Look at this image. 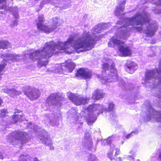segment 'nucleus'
Returning <instances> with one entry per match:
<instances>
[{"instance_id":"1","label":"nucleus","mask_w":161,"mask_h":161,"mask_svg":"<svg viewBox=\"0 0 161 161\" xmlns=\"http://www.w3.org/2000/svg\"><path fill=\"white\" fill-rule=\"evenodd\" d=\"M101 25L100 24L95 25L92 30V35L90 32L84 31L82 36L79 37L76 34L70 36L64 42L56 43L52 41L46 43L42 49L36 51V60L38 61V67L46 65L48 59L53 54L57 53L58 51L64 50L71 54L73 48L78 53L91 50L94 47L97 37L95 34L100 33L103 30Z\"/></svg>"},{"instance_id":"2","label":"nucleus","mask_w":161,"mask_h":161,"mask_svg":"<svg viewBox=\"0 0 161 161\" xmlns=\"http://www.w3.org/2000/svg\"><path fill=\"white\" fill-rule=\"evenodd\" d=\"M117 25H121L118 29L115 36H113L108 43V46L114 47L117 46L122 56H127L131 54L130 47L119 39H126L129 36L130 32H137L143 29V25L146 26L147 29L144 32L149 36H153L158 29V24L153 23L148 15L145 12L142 13L138 12L133 17L120 19L117 22Z\"/></svg>"},{"instance_id":"3","label":"nucleus","mask_w":161,"mask_h":161,"mask_svg":"<svg viewBox=\"0 0 161 161\" xmlns=\"http://www.w3.org/2000/svg\"><path fill=\"white\" fill-rule=\"evenodd\" d=\"M96 111H80V113H78L77 111H75L74 114L72 115V117L75 121V122L77 123L78 120L80 121L81 120L80 119L83 116L85 119L88 125H92L95 122L97 119V116L100 114H106L107 116H108L110 118H111L113 120L112 124L114 126L115 125H118V120L116 119L114 111H101L100 113L96 112Z\"/></svg>"},{"instance_id":"4","label":"nucleus","mask_w":161,"mask_h":161,"mask_svg":"<svg viewBox=\"0 0 161 161\" xmlns=\"http://www.w3.org/2000/svg\"><path fill=\"white\" fill-rule=\"evenodd\" d=\"M110 65L108 63L103 64L102 67V76H103L105 81L107 82H114L118 80L119 78L116 69L114 67V64H111L109 68Z\"/></svg>"},{"instance_id":"5","label":"nucleus","mask_w":161,"mask_h":161,"mask_svg":"<svg viewBox=\"0 0 161 161\" xmlns=\"http://www.w3.org/2000/svg\"><path fill=\"white\" fill-rule=\"evenodd\" d=\"M64 98L62 93H55L52 94L47 98L46 103L47 109L45 110L59 108L62 105V102Z\"/></svg>"},{"instance_id":"6","label":"nucleus","mask_w":161,"mask_h":161,"mask_svg":"<svg viewBox=\"0 0 161 161\" xmlns=\"http://www.w3.org/2000/svg\"><path fill=\"white\" fill-rule=\"evenodd\" d=\"M43 15L39 16V22L37 23V28L41 31H44V32L49 33L53 31L57 27L58 22L57 17L53 18V24L49 26L46 25L42 23V22L43 21Z\"/></svg>"},{"instance_id":"7","label":"nucleus","mask_w":161,"mask_h":161,"mask_svg":"<svg viewBox=\"0 0 161 161\" xmlns=\"http://www.w3.org/2000/svg\"><path fill=\"white\" fill-rule=\"evenodd\" d=\"M141 114L145 122L155 121L161 124V111H142Z\"/></svg>"},{"instance_id":"8","label":"nucleus","mask_w":161,"mask_h":161,"mask_svg":"<svg viewBox=\"0 0 161 161\" xmlns=\"http://www.w3.org/2000/svg\"><path fill=\"white\" fill-rule=\"evenodd\" d=\"M66 96L77 105L86 103L89 99V97H84L80 95L74 94L70 92H68L67 93Z\"/></svg>"},{"instance_id":"9","label":"nucleus","mask_w":161,"mask_h":161,"mask_svg":"<svg viewBox=\"0 0 161 161\" xmlns=\"http://www.w3.org/2000/svg\"><path fill=\"white\" fill-rule=\"evenodd\" d=\"M22 91L31 100L38 98L40 95L39 90L34 88H31L29 86L23 87Z\"/></svg>"},{"instance_id":"10","label":"nucleus","mask_w":161,"mask_h":161,"mask_svg":"<svg viewBox=\"0 0 161 161\" xmlns=\"http://www.w3.org/2000/svg\"><path fill=\"white\" fill-rule=\"evenodd\" d=\"M61 114L58 113L54 114H49L46 115L45 123L47 124L48 123L52 126H58L59 120L61 119Z\"/></svg>"},{"instance_id":"11","label":"nucleus","mask_w":161,"mask_h":161,"mask_svg":"<svg viewBox=\"0 0 161 161\" xmlns=\"http://www.w3.org/2000/svg\"><path fill=\"white\" fill-rule=\"evenodd\" d=\"M14 139L15 140L20 141L23 144L27 142L28 141V137L27 134L25 132L21 131H15L13 133H11V139ZM14 140L12 139V141ZM12 142L11 140V143Z\"/></svg>"},{"instance_id":"12","label":"nucleus","mask_w":161,"mask_h":161,"mask_svg":"<svg viewBox=\"0 0 161 161\" xmlns=\"http://www.w3.org/2000/svg\"><path fill=\"white\" fill-rule=\"evenodd\" d=\"M108 105V110L103 105L98 104L90 105L86 109L87 111H113L114 109L115 105L113 103H110Z\"/></svg>"},{"instance_id":"13","label":"nucleus","mask_w":161,"mask_h":161,"mask_svg":"<svg viewBox=\"0 0 161 161\" xmlns=\"http://www.w3.org/2000/svg\"><path fill=\"white\" fill-rule=\"evenodd\" d=\"M42 131V134L41 135H40L39 136L40 140L43 144L49 147L50 150H54V147L53 146V142L50 136H49L48 133L44 130H43Z\"/></svg>"},{"instance_id":"14","label":"nucleus","mask_w":161,"mask_h":161,"mask_svg":"<svg viewBox=\"0 0 161 161\" xmlns=\"http://www.w3.org/2000/svg\"><path fill=\"white\" fill-rule=\"evenodd\" d=\"M76 77L84 79L90 78L92 77V73L90 70L83 68L79 69L76 74Z\"/></svg>"},{"instance_id":"15","label":"nucleus","mask_w":161,"mask_h":161,"mask_svg":"<svg viewBox=\"0 0 161 161\" xmlns=\"http://www.w3.org/2000/svg\"><path fill=\"white\" fill-rule=\"evenodd\" d=\"M85 136L83 143L86 147L90 150L92 145V142L89 130H86L85 132Z\"/></svg>"},{"instance_id":"16","label":"nucleus","mask_w":161,"mask_h":161,"mask_svg":"<svg viewBox=\"0 0 161 161\" xmlns=\"http://www.w3.org/2000/svg\"><path fill=\"white\" fill-rule=\"evenodd\" d=\"M125 0L123 1H118L119 5L117 7L116 10L115 11V14L117 16H119L122 15V13L125 9Z\"/></svg>"},{"instance_id":"17","label":"nucleus","mask_w":161,"mask_h":161,"mask_svg":"<svg viewBox=\"0 0 161 161\" xmlns=\"http://www.w3.org/2000/svg\"><path fill=\"white\" fill-rule=\"evenodd\" d=\"M126 71L129 73H133L134 71L137 69V65L135 63L130 61H128L126 64Z\"/></svg>"},{"instance_id":"18","label":"nucleus","mask_w":161,"mask_h":161,"mask_svg":"<svg viewBox=\"0 0 161 161\" xmlns=\"http://www.w3.org/2000/svg\"><path fill=\"white\" fill-rule=\"evenodd\" d=\"M148 2L154 3L156 5L154 10H153L154 13H161V0H149Z\"/></svg>"},{"instance_id":"19","label":"nucleus","mask_w":161,"mask_h":161,"mask_svg":"<svg viewBox=\"0 0 161 161\" xmlns=\"http://www.w3.org/2000/svg\"><path fill=\"white\" fill-rule=\"evenodd\" d=\"M104 95V94L102 90L97 89L92 93V98L96 100H99L103 98Z\"/></svg>"},{"instance_id":"20","label":"nucleus","mask_w":161,"mask_h":161,"mask_svg":"<svg viewBox=\"0 0 161 161\" xmlns=\"http://www.w3.org/2000/svg\"><path fill=\"white\" fill-rule=\"evenodd\" d=\"M32 158L29 155L26 154H21L19 157V161H31ZM32 161H40L37 158H35L33 159Z\"/></svg>"},{"instance_id":"21","label":"nucleus","mask_w":161,"mask_h":161,"mask_svg":"<svg viewBox=\"0 0 161 161\" xmlns=\"http://www.w3.org/2000/svg\"><path fill=\"white\" fill-rule=\"evenodd\" d=\"M115 138V136L113 135L111 136L108 137L107 139H104L102 141V144L103 145H106L111 144L112 141H113Z\"/></svg>"},{"instance_id":"22","label":"nucleus","mask_w":161,"mask_h":161,"mask_svg":"<svg viewBox=\"0 0 161 161\" xmlns=\"http://www.w3.org/2000/svg\"><path fill=\"white\" fill-rule=\"evenodd\" d=\"M120 79V82L119 83V86L121 87L123 89H125L126 90H131L133 89L134 87V86L132 85H130L128 86H126V84L125 82L124 81Z\"/></svg>"},{"instance_id":"23","label":"nucleus","mask_w":161,"mask_h":161,"mask_svg":"<svg viewBox=\"0 0 161 161\" xmlns=\"http://www.w3.org/2000/svg\"><path fill=\"white\" fill-rule=\"evenodd\" d=\"M156 159L158 161H161V149L157 151L156 153L153 154L151 160L154 161Z\"/></svg>"},{"instance_id":"24","label":"nucleus","mask_w":161,"mask_h":161,"mask_svg":"<svg viewBox=\"0 0 161 161\" xmlns=\"http://www.w3.org/2000/svg\"><path fill=\"white\" fill-rule=\"evenodd\" d=\"M65 67L67 69L66 70H68L70 72H71L75 68V64L71 62H70L68 64L65 65Z\"/></svg>"},{"instance_id":"25","label":"nucleus","mask_w":161,"mask_h":161,"mask_svg":"<svg viewBox=\"0 0 161 161\" xmlns=\"http://www.w3.org/2000/svg\"><path fill=\"white\" fill-rule=\"evenodd\" d=\"M24 115L21 114H15L13 118L14 121L15 123H16L17 121H22L25 119Z\"/></svg>"},{"instance_id":"26","label":"nucleus","mask_w":161,"mask_h":161,"mask_svg":"<svg viewBox=\"0 0 161 161\" xmlns=\"http://www.w3.org/2000/svg\"><path fill=\"white\" fill-rule=\"evenodd\" d=\"M12 11V14L16 19H18L19 15L18 13V9L17 7L11 8V12Z\"/></svg>"},{"instance_id":"27","label":"nucleus","mask_w":161,"mask_h":161,"mask_svg":"<svg viewBox=\"0 0 161 161\" xmlns=\"http://www.w3.org/2000/svg\"><path fill=\"white\" fill-rule=\"evenodd\" d=\"M21 92L20 91H17L15 89H11V96L14 97L15 96L19 95Z\"/></svg>"},{"instance_id":"28","label":"nucleus","mask_w":161,"mask_h":161,"mask_svg":"<svg viewBox=\"0 0 161 161\" xmlns=\"http://www.w3.org/2000/svg\"><path fill=\"white\" fill-rule=\"evenodd\" d=\"M138 131L137 130L132 131L129 134H128L125 136V138L127 139H129L131 137L138 134Z\"/></svg>"},{"instance_id":"29","label":"nucleus","mask_w":161,"mask_h":161,"mask_svg":"<svg viewBox=\"0 0 161 161\" xmlns=\"http://www.w3.org/2000/svg\"><path fill=\"white\" fill-rule=\"evenodd\" d=\"M21 58V56L18 55H15L11 54V60L14 61H19Z\"/></svg>"},{"instance_id":"30","label":"nucleus","mask_w":161,"mask_h":161,"mask_svg":"<svg viewBox=\"0 0 161 161\" xmlns=\"http://www.w3.org/2000/svg\"><path fill=\"white\" fill-rule=\"evenodd\" d=\"M32 125L33 124L32 122L29 123L28 124V128H30L31 129H33L35 131L37 132L39 131V130H38V128L37 125Z\"/></svg>"},{"instance_id":"31","label":"nucleus","mask_w":161,"mask_h":161,"mask_svg":"<svg viewBox=\"0 0 161 161\" xmlns=\"http://www.w3.org/2000/svg\"><path fill=\"white\" fill-rule=\"evenodd\" d=\"M8 42L5 41H2L0 42V49H5L7 47Z\"/></svg>"},{"instance_id":"32","label":"nucleus","mask_w":161,"mask_h":161,"mask_svg":"<svg viewBox=\"0 0 161 161\" xmlns=\"http://www.w3.org/2000/svg\"><path fill=\"white\" fill-rule=\"evenodd\" d=\"M100 25H102L101 26L103 30L108 28L110 27V26L111 25L110 23H102L100 24Z\"/></svg>"},{"instance_id":"33","label":"nucleus","mask_w":161,"mask_h":161,"mask_svg":"<svg viewBox=\"0 0 161 161\" xmlns=\"http://www.w3.org/2000/svg\"><path fill=\"white\" fill-rule=\"evenodd\" d=\"M111 149L112 150V151L114 149L115 147L114 146V145H110ZM115 149L116 150V151L115 152V155L116 156L117 155L119 154L120 152L119 149L118 148H115Z\"/></svg>"},{"instance_id":"34","label":"nucleus","mask_w":161,"mask_h":161,"mask_svg":"<svg viewBox=\"0 0 161 161\" xmlns=\"http://www.w3.org/2000/svg\"><path fill=\"white\" fill-rule=\"evenodd\" d=\"M88 161H98V160L94 155H91Z\"/></svg>"},{"instance_id":"35","label":"nucleus","mask_w":161,"mask_h":161,"mask_svg":"<svg viewBox=\"0 0 161 161\" xmlns=\"http://www.w3.org/2000/svg\"><path fill=\"white\" fill-rule=\"evenodd\" d=\"M56 69H55V72L58 73L61 70H63V68L62 67V66L60 65H57L56 66Z\"/></svg>"},{"instance_id":"36","label":"nucleus","mask_w":161,"mask_h":161,"mask_svg":"<svg viewBox=\"0 0 161 161\" xmlns=\"http://www.w3.org/2000/svg\"><path fill=\"white\" fill-rule=\"evenodd\" d=\"M130 153L131 154V156H129L128 157V159L130 160L131 159L133 160L134 159V157L135 156L136 152L135 151H131Z\"/></svg>"},{"instance_id":"37","label":"nucleus","mask_w":161,"mask_h":161,"mask_svg":"<svg viewBox=\"0 0 161 161\" xmlns=\"http://www.w3.org/2000/svg\"><path fill=\"white\" fill-rule=\"evenodd\" d=\"M147 104V111H156L153 108L149 103H148Z\"/></svg>"},{"instance_id":"38","label":"nucleus","mask_w":161,"mask_h":161,"mask_svg":"<svg viewBox=\"0 0 161 161\" xmlns=\"http://www.w3.org/2000/svg\"><path fill=\"white\" fill-rule=\"evenodd\" d=\"M61 2L60 0H52V4H54L55 6L56 7H58V6H57L55 4H58V3H60Z\"/></svg>"},{"instance_id":"39","label":"nucleus","mask_w":161,"mask_h":161,"mask_svg":"<svg viewBox=\"0 0 161 161\" xmlns=\"http://www.w3.org/2000/svg\"><path fill=\"white\" fill-rule=\"evenodd\" d=\"M42 3H43L45 4L48 3H52V0H43L42 1Z\"/></svg>"},{"instance_id":"40","label":"nucleus","mask_w":161,"mask_h":161,"mask_svg":"<svg viewBox=\"0 0 161 161\" xmlns=\"http://www.w3.org/2000/svg\"><path fill=\"white\" fill-rule=\"evenodd\" d=\"M18 22V21L17 20H14V21L13 23V24L11 25V26H13V27H14L15 26H16L17 25Z\"/></svg>"},{"instance_id":"41","label":"nucleus","mask_w":161,"mask_h":161,"mask_svg":"<svg viewBox=\"0 0 161 161\" xmlns=\"http://www.w3.org/2000/svg\"><path fill=\"white\" fill-rule=\"evenodd\" d=\"M44 5L45 4L43 3H42V1L39 6L40 9H41L43 7Z\"/></svg>"},{"instance_id":"42","label":"nucleus","mask_w":161,"mask_h":161,"mask_svg":"<svg viewBox=\"0 0 161 161\" xmlns=\"http://www.w3.org/2000/svg\"><path fill=\"white\" fill-rule=\"evenodd\" d=\"M112 154V153L111 152H110L108 154V157L111 160H112L114 158H113L111 157V155Z\"/></svg>"},{"instance_id":"43","label":"nucleus","mask_w":161,"mask_h":161,"mask_svg":"<svg viewBox=\"0 0 161 161\" xmlns=\"http://www.w3.org/2000/svg\"><path fill=\"white\" fill-rule=\"evenodd\" d=\"M3 156L2 155V153L0 152V158L1 159H3Z\"/></svg>"},{"instance_id":"44","label":"nucleus","mask_w":161,"mask_h":161,"mask_svg":"<svg viewBox=\"0 0 161 161\" xmlns=\"http://www.w3.org/2000/svg\"><path fill=\"white\" fill-rule=\"evenodd\" d=\"M69 5H67V6H64L62 7V8L63 9H65L67 7H69Z\"/></svg>"},{"instance_id":"45","label":"nucleus","mask_w":161,"mask_h":161,"mask_svg":"<svg viewBox=\"0 0 161 161\" xmlns=\"http://www.w3.org/2000/svg\"><path fill=\"white\" fill-rule=\"evenodd\" d=\"M6 0H0V3H2L5 2Z\"/></svg>"},{"instance_id":"46","label":"nucleus","mask_w":161,"mask_h":161,"mask_svg":"<svg viewBox=\"0 0 161 161\" xmlns=\"http://www.w3.org/2000/svg\"><path fill=\"white\" fill-rule=\"evenodd\" d=\"M1 112H2V114H5L6 113L5 112H6V111H1Z\"/></svg>"},{"instance_id":"47","label":"nucleus","mask_w":161,"mask_h":161,"mask_svg":"<svg viewBox=\"0 0 161 161\" xmlns=\"http://www.w3.org/2000/svg\"><path fill=\"white\" fill-rule=\"evenodd\" d=\"M2 102V100L1 98H0V105H1Z\"/></svg>"},{"instance_id":"48","label":"nucleus","mask_w":161,"mask_h":161,"mask_svg":"<svg viewBox=\"0 0 161 161\" xmlns=\"http://www.w3.org/2000/svg\"><path fill=\"white\" fill-rule=\"evenodd\" d=\"M118 160L119 161H121V157H119L118 158Z\"/></svg>"},{"instance_id":"49","label":"nucleus","mask_w":161,"mask_h":161,"mask_svg":"<svg viewBox=\"0 0 161 161\" xmlns=\"http://www.w3.org/2000/svg\"><path fill=\"white\" fill-rule=\"evenodd\" d=\"M147 1H146V2H144V3H142V4H144V3H147Z\"/></svg>"},{"instance_id":"50","label":"nucleus","mask_w":161,"mask_h":161,"mask_svg":"<svg viewBox=\"0 0 161 161\" xmlns=\"http://www.w3.org/2000/svg\"><path fill=\"white\" fill-rule=\"evenodd\" d=\"M124 143V141H122V143H121L122 144H123Z\"/></svg>"},{"instance_id":"51","label":"nucleus","mask_w":161,"mask_h":161,"mask_svg":"<svg viewBox=\"0 0 161 161\" xmlns=\"http://www.w3.org/2000/svg\"><path fill=\"white\" fill-rule=\"evenodd\" d=\"M35 0V1H38L39 0Z\"/></svg>"},{"instance_id":"52","label":"nucleus","mask_w":161,"mask_h":161,"mask_svg":"<svg viewBox=\"0 0 161 161\" xmlns=\"http://www.w3.org/2000/svg\"><path fill=\"white\" fill-rule=\"evenodd\" d=\"M18 113H19V111H18Z\"/></svg>"}]
</instances>
